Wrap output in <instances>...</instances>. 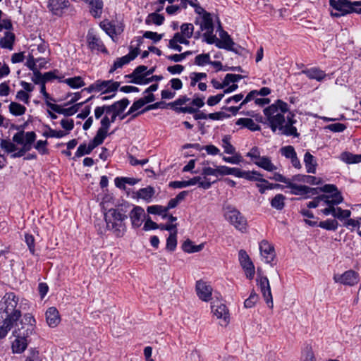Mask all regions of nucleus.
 Masks as SVG:
<instances>
[{"label": "nucleus", "instance_id": "nucleus-1", "mask_svg": "<svg viewBox=\"0 0 361 361\" xmlns=\"http://www.w3.org/2000/svg\"><path fill=\"white\" fill-rule=\"evenodd\" d=\"M264 114L273 132L286 135L297 136V129L293 126V114L289 111L287 103L277 100L264 109Z\"/></svg>", "mask_w": 361, "mask_h": 361}, {"label": "nucleus", "instance_id": "nucleus-2", "mask_svg": "<svg viewBox=\"0 0 361 361\" xmlns=\"http://www.w3.org/2000/svg\"><path fill=\"white\" fill-rule=\"evenodd\" d=\"M246 157H249L250 160L258 167L268 171L274 172L271 179L281 182L287 185L289 178H286L282 174L275 172L278 167L271 161V158L267 156H261L260 151L258 147H252L247 154Z\"/></svg>", "mask_w": 361, "mask_h": 361}, {"label": "nucleus", "instance_id": "nucleus-3", "mask_svg": "<svg viewBox=\"0 0 361 361\" xmlns=\"http://www.w3.org/2000/svg\"><path fill=\"white\" fill-rule=\"evenodd\" d=\"M18 297L14 293H6L0 302V310L6 313V318L18 322L21 317V311L18 308Z\"/></svg>", "mask_w": 361, "mask_h": 361}, {"label": "nucleus", "instance_id": "nucleus-4", "mask_svg": "<svg viewBox=\"0 0 361 361\" xmlns=\"http://www.w3.org/2000/svg\"><path fill=\"white\" fill-rule=\"evenodd\" d=\"M180 31L174 35L169 40V48L178 51L182 50L180 44H189L188 39L191 38L194 32V25L192 23H183L180 25Z\"/></svg>", "mask_w": 361, "mask_h": 361}, {"label": "nucleus", "instance_id": "nucleus-5", "mask_svg": "<svg viewBox=\"0 0 361 361\" xmlns=\"http://www.w3.org/2000/svg\"><path fill=\"white\" fill-rule=\"evenodd\" d=\"M224 216L234 228L244 233L247 228L245 217L235 207L228 205L224 209Z\"/></svg>", "mask_w": 361, "mask_h": 361}, {"label": "nucleus", "instance_id": "nucleus-6", "mask_svg": "<svg viewBox=\"0 0 361 361\" xmlns=\"http://www.w3.org/2000/svg\"><path fill=\"white\" fill-rule=\"evenodd\" d=\"M36 321L30 314H25L20 323H15L13 335L16 338H29L35 331Z\"/></svg>", "mask_w": 361, "mask_h": 361}, {"label": "nucleus", "instance_id": "nucleus-7", "mask_svg": "<svg viewBox=\"0 0 361 361\" xmlns=\"http://www.w3.org/2000/svg\"><path fill=\"white\" fill-rule=\"evenodd\" d=\"M130 209L128 202H123L114 209V235L122 236L126 231V225L123 221L127 219V213Z\"/></svg>", "mask_w": 361, "mask_h": 361}, {"label": "nucleus", "instance_id": "nucleus-8", "mask_svg": "<svg viewBox=\"0 0 361 361\" xmlns=\"http://www.w3.org/2000/svg\"><path fill=\"white\" fill-rule=\"evenodd\" d=\"M329 5L336 11H331V16L340 17L352 12H356L355 6H361V1L350 2L348 0H329Z\"/></svg>", "mask_w": 361, "mask_h": 361}, {"label": "nucleus", "instance_id": "nucleus-9", "mask_svg": "<svg viewBox=\"0 0 361 361\" xmlns=\"http://www.w3.org/2000/svg\"><path fill=\"white\" fill-rule=\"evenodd\" d=\"M220 145L224 149V153L232 155L231 157L224 156L222 159L225 162L231 164H239L243 162V159L239 153L236 152L235 147L231 143L230 135L223 136Z\"/></svg>", "mask_w": 361, "mask_h": 361}, {"label": "nucleus", "instance_id": "nucleus-10", "mask_svg": "<svg viewBox=\"0 0 361 361\" xmlns=\"http://www.w3.org/2000/svg\"><path fill=\"white\" fill-rule=\"evenodd\" d=\"M257 271L258 273L256 279L257 285L259 287L260 291L267 305L269 308L272 309L274 307V302L269 279L267 276H263L261 274L259 269H258Z\"/></svg>", "mask_w": 361, "mask_h": 361}, {"label": "nucleus", "instance_id": "nucleus-11", "mask_svg": "<svg viewBox=\"0 0 361 361\" xmlns=\"http://www.w3.org/2000/svg\"><path fill=\"white\" fill-rule=\"evenodd\" d=\"M213 316L219 320L221 326H226L230 321L229 312L226 306L219 301H214L211 305Z\"/></svg>", "mask_w": 361, "mask_h": 361}, {"label": "nucleus", "instance_id": "nucleus-12", "mask_svg": "<svg viewBox=\"0 0 361 361\" xmlns=\"http://www.w3.org/2000/svg\"><path fill=\"white\" fill-rule=\"evenodd\" d=\"M238 260L245 272L246 278L248 279H252L255 274V268L246 251L240 250L238 252Z\"/></svg>", "mask_w": 361, "mask_h": 361}, {"label": "nucleus", "instance_id": "nucleus-13", "mask_svg": "<svg viewBox=\"0 0 361 361\" xmlns=\"http://www.w3.org/2000/svg\"><path fill=\"white\" fill-rule=\"evenodd\" d=\"M262 259L267 264H271L276 256L274 246L267 240H263L259 245Z\"/></svg>", "mask_w": 361, "mask_h": 361}, {"label": "nucleus", "instance_id": "nucleus-14", "mask_svg": "<svg viewBox=\"0 0 361 361\" xmlns=\"http://www.w3.org/2000/svg\"><path fill=\"white\" fill-rule=\"evenodd\" d=\"M131 82L137 85H146L150 82L149 77L147 73V66H139L129 75Z\"/></svg>", "mask_w": 361, "mask_h": 361}, {"label": "nucleus", "instance_id": "nucleus-15", "mask_svg": "<svg viewBox=\"0 0 361 361\" xmlns=\"http://www.w3.org/2000/svg\"><path fill=\"white\" fill-rule=\"evenodd\" d=\"M101 207L104 213V218L106 221V226L111 224L113 220V197L111 195H105L101 202Z\"/></svg>", "mask_w": 361, "mask_h": 361}, {"label": "nucleus", "instance_id": "nucleus-16", "mask_svg": "<svg viewBox=\"0 0 361 361\" xmlns=\"http://www.w3.org/2000/svg\"><path fill=\"white\" fill-rule=\"evenodd\" d=\"M70 5L68 0H48L47 8L55 16H61Z\"/></svg>", "mask_w": 361, "mask_h": 361}, {"label": "nucleus", "instance_id": "nucleus-17", "mask_svg": "<svg viewBox=\"0 0 361 361\" xmlns=\"http://www.w3.org/2000/svg\"><path fill=\"white\" fill-rule=\"evenodd\" d=\"M335 282L343 285L354 286L358 282V275L352 270L347 271L342 274H336L334 276Z\"/></svg>", "mask_w": 361, "mask_h": 361}, {"label": "nucleus", "instance_id": "nucleus-18", "mask_svg": "<svg viewBox=\"0 0 361 361\" xmlns=\"http://www.w3.org/2000/svg\"><path fill=\"white\" fill-rule=\"evenodd\" d=\"M91 98L92 97H90L89 99H87L85 101V102L89 101ZM84 103H85V102L78 103L69 108H62L61 106H60L57 104L49 103L48 102H47V105L54 111H55L58 114H63L66 116H72V115L75 114Z\"/></svg>", "mask_w": 361, "mask_h": 361}, {"label": "nucleus", "instance_id": "nucleus-19", "mask_svg": "<svg viewBox=\"0 0 361 361\" xmlns=\"http://www.w3.org/2000/svg\"><path fill=\"white\" fill-rule=\"evenodd\" d=\"M196 293L200 300L207 302L212 298V288L207 282L198 281L196 283Z\"/></svg>", "mask_w": 361, "mask_h": 361}, {"label": "nucleus", "instance_id": "nucleus-20", "mask_svg": "<svg viewBox=\"0 0 361 361\" xmlns=\"http://www.w3.org/2000/svg\"><path fill=\"white\" fill-rule=\"evenodd\" d=\"M281 153L286 158L290 159L291 164L295 169H300L302 167L300 160L293 146L288 145L281 149Z\"/></svg>", "mask_w": 361, "mask_h": 361}, {"label": "nucleus", "instance_id": "nucleus-21", "mask_svg": "<svg viewBox=\"0 0 361 361\" xmlns=\"http://www.w3.org/2000/svg\"><path fill=\"white\" fill-rule=\"evenodd\" d=\"M204 105V98L195 97L190 102L188 105L176 107V111L179 113L192 114L195 113L197 109L202 107Z\"/></svg>", "mask_w": 361, "mask_h": 361}, {"label": "nucleus", "instance_id": "nucleus-22", "mask_svg": "<svg viewBox=\"0 0 361 361\" xmlns=\"http://www.w3.org/2000/svg\"><path fill=\"white\" fill-rule=\"evenodd\" d=\"M145 217V210L140 206H135L130 213V219L133 227L139 228Z\"/></svg>", "mask_w": 361, "mask_h": 361}, {"label": "nucleus", "instance_id": "nucleus-23", "mask_svg": "<svg viewBox=\"0 0 361 361\" xmlns=\"http://www.w3.org/2000/svg\"><path fill=\"white\" fill-rule=\"evenodd\" d=\"M242 78L243 76L241 75L228 73L226 75L222 82H220L215 79H213L211 82L215 89H224L231 84V82H236Z\"/></svg>", "mask_w": 361, "mask_h": 361}, {"label": "nucleus", "instance_id": "nucleus-24", "mask_svg": "<svg viewBox=\"0 0 361 361\" xmlns=\"http://www.w3.org/2000/svg\"><path fill=\"white\" fill-rule=\"evenodd\" d=\"M46 322L51 328L56 327L61 322V317L58 310L55 307L47 309L45 313Z\"/></svg>", "mask_w": 361, "mask_h": 361}, {"label": "nucleus", "instance_id": "nucleus-25", "mask_svg": "<svg viewBox=\"0 0 361 361\" xmlns=\"http://www.w3.org/2000/svg\"><path fill=\"white\" fill-rule=\"evenodd\" d=\"M286 188L290 189V193L295 195H303L310 193V192L316 191L317 189L311 188L306 185H298L294 183L291 180H289Z\"/></svg>", "mask_w": 361, "mask_h": 361}, {"label": "nucleus", "instance_id": "nucleus-26", "mask_svg": "<svg viewBox=\"0 0 361 361\" xmlns=\"http://www.w3.org/2000/svg\"><path fill=\"white\" fill-rule=\"evenodd\" d=\"M87 40L90 49L92 51H101L102 52H106V49L104 47L101 40L97 37V36L92 32L89 31L87 36Z\"/></svg>", "mask_w": 361, "mask_h": 361}, {"label": "nucleus", "instance_id": "nucleus-27", "mask_svg": "<svg viewBox=\"0 0 361 361\" xmlns=\"http://www.w3.org/2000/svg\"><path fill=\"white\" fill-rule=\"evenodd\" d=\"M102 142L98 140L96 137L89 143L88 146L85 144L80 145L77 149L75 155L77 157H82L85 154H90L97 146L102 144Z\"/></svg>", "mask_w": 361, "mask_h": 361}, {"label": "nucleus", "instance_id": "nucleus-28", "mask_svg": "<svg viewBox=\"0 0 361 361\" xmlns=\"http://www.w3.org/2000/svg\"><path fill=\"white\" fill-rule=\"evenodd\" d=\"M139 49L137 47L132 49L129 54L121 57L114 62V70L118 68H121L123 65L133 61L138 55Z\"/></svg>", "mask_w": 361, "mask_h": 361}, {"label": "nucleus", "instance_id": "nucleus-29", "mask_svg": "<svg viewBox=\"0 0 361 361\" xmlns=\"http://www.w3.org/2000/svg\"><path fill=\"white\" fill-rule=\"evenodd\" d=\"M88 4L90 13L95 18L99 17L102 12L103 2L102 0H85Z\"/></svg>", "mask_w": 361, "mask_h": 361}, {"label": "nucleus", "instance_id": "nucleus-30", "mask_svg": "<svg viewBox=\"0 0 361 361\" xmlns=\"http://www.w3.org/2000/svg\"><path fill=\"white\" fill-rule=\"evenodd\" d=\"M196 22L200 25L202 31L214 30L213 20L210 13L197 17Z\"/></svg>", "mask_w": 361, "mask_h": 361}, {"label": "nucleus", "instance_id": "nucleus-31", "mask_svg": "<svg viewBox=\"0 0 361 361\" xmlns=\"http://www.w3.org/2000/svg\"><path fill=\"white\" fill-rule=\"evenodd\" d=\"M323 203L326 205H337L341 203L343 198L340 192H336L331 194L322 195Z\"/></svg>", "mask_w": 361, "mask_h": 361}, {"label": "nucleus", "instance_id": "nucleus-32", "mask_svg": "<svg viewBox=\"0 0 361 361\" xmlns=\"http://www.w3.org/2000/svg\"><path fill=\"white\" fill-rule=\"evenodd\" d=\"M28 345L27 338H16L13 341L11 349L13 353L21 354L23 353Z\"/></svg>", "mask_w": 361, "mask_h": 361}, {"label": "nucleus", "instance_id": "nucleus-33", "mask_svg": "<svg viewBox=\"0 0 361 361\" xmlns=\"http://www.w3.org/2000/svg\"><path fill=\"white\" fill-rule=\"evenodd\" d=\"M186 181L188 187L198 185L200 188L207 190L212 185L211 182L205 177L195 176Z\"/></svg>", "mask_w": 361, "mask_h": 361}, {"label": "nucleus", "instance_id": "nucleus-34", "mask_svg": "<svg viewBox=\"0 0 361 361\" xmlns=\"http://www.w3.org/2000/svg\"><path fill=\"white\" fill-rule=\"evenodd\" d=\"M235 124L252 131H257L260 129L259 126L250 118H240L236 121Z\"/></svg>", "mask_w": 361, "mask_h": 361}, {"label": "nucleus", "instance_id": "nucleus-35", "mask_svg": "<svg viewBox=\"0 0 361 361\" xmlns=\"http://www.w3.org/2000/svg\"><path fill=\"white\" fill-rule=\"evenodd\" d=\"M304 163L307 173H316V168L317 165V161L314 157L308 152H307L304 155Z\"/></svg>", "mask_w": 361, "mask_h": 361}, {"label": "nucleus", "instance_id": "nucleus-36", "mask_svg": "<svg viewBox=\"0 0 361 361\" xmlns=\"http://www.w3.org/2000/svg\"><path fill=\"white\" fill-rule=\"evenodd\" d=\"M102 126L99 128V129L97 131V135L95 137L99 140L100 141L103 142L104 139L105 138L107 130L110 126V120L109 116H105L101 121Z\"/></svg>", "mask_w": 361, "mask_h": 361}, {"label": "nucleus", "instance_id": "nucleus-37", "mask_svg": "<svg viewBox=\"0 0 361 361\" xmlns=\"http://www.w3.org/2000/svg\"><path fill=\"white\" fill-rule=\"evenodd\" d=\"M302 73L310 79H314L317 81H321L326 77V73L323 71L315 68L303 71Z\"/></svg>", "mask_w": 361, "mask_h": 361}, {"label": "nucleus", "instance_id": "nucleus-38", "mask_svg": "<svg viewBox=\"0 0 361 361\" xmlns=\"http://www.w3.org/2000/svg\"><path fill=\"white\" fill-rule=\"evenodd\" d=\"M340 159L348 164H357L361 162V154H353L352 153L345 152L341 154Z\"/></svg>", "mask_w": 361, "mask_h": 361}, {"label": "nucleus", "instance_id": "nucleus-39", "mask_svg": "<svg viewBox=\"0 0 361 361\" xmlns=\"http://www.w3.org/2000/svg\"><path fill=\"white\" fill-rule=\"evenodd\" d=\"M164 21V17L162 15L157 13V12L149 14L145 19V23L149 25H161L163 24Z\"/></svg>", "mask_w": 361, "mask_h": 361}, {"label": "nucleus", "instance_id": "nucleus-40", "mask_svg": "<svg viewBox=\"0 0 361 361\" xmlns=\"http://www.w3.org/2000/svg\"><path fill=\"white\" fill-rule=\"evenodd\" d=\"M203 247L204 244L195 245L190 240H185L182 245L183 251L188 253H194L200 252L203 249Z\"/></svg>", "mask_w": 361, "mask_h": 361}, {"label": "nucleus", "instance_id": "nucleus-41", "mask_svg": "<svg viewBox=\"0 0 361 361\" xmlns=\"http://www.w3.org/2000/svg\"><path fill=\"white\" fill-rule=\"evenodd\" d=\"M114 182L116 187L121 189H126V184L134 185L138 182V180L129 177H118L114 180Z\"/></svg>", "mask_w": 361, "mask_h": 361}, {"label": "nucleus", "instance_id": "nucleus-42", "mask_svg": "<svg viewBox=\"0 0 361 361\" xmlns=\"http://www.w3.org/2000/svg\"><path fill=\"white\" fill-rule=\"evenodd\" d=\"M214 167L209 166L208 161H204L202 164L201 172L204 177L207 178L209 176L218 177V167L217 165L214 164Z\"/></svg>", "mask_w": 361, "mask_h": 361}, {"label": "nucleus", "instance_id": "nucleus-43", "mask_svg": "<svg viewBox=\"0 0 361 361\" xmlns=\"http://www.w3.org/2000/svg\"><path fill=\"white\" fill-rule=\"evenodd\" d=\"M15 40V35L11 32H6L5 35L0 39V46L2 48L11 49Z\"/></svg>", "mask_w": 361, "mask_h": 361}, {"label": "nucleus", "instance_id": "nucleus-44", "mask_svg": "<svg viewBox=\"0 0 361 361\" xmlns=\"http://www.w3.org/2000/svg\"><path fill=\"white\" fill-rule=\"evenodd\" d=\"M16 321H13L11 319L5 318L3 321L2 325L0 326V339L5 338L8 332L14 326Z\"/></svg>", "mask_w": 361, "mask_h": 361}, {"label": "nucleus", "instance_id": "nucleus-45", "mask_svg": "<svg viewBox=\"0 0 361 361\" xmlns=\"http://www.w3.org/2000/svg\"><path fill=\"white\" fill-rule=\"evenodd\" d=\"M96 91L102 93L110 92L113 90V82L111 80L97 81L95 83Z\"/></svg>", "mask_w": 361, "mask_h": 361}, {"label": "nucleus", "instance_id": "nucleus-46", "mask_svg": "<svg viewBox=\"0 0 361 361\" xmlns=\"http://www.w3.org/2000/svg\"><path fill=\"white\" fill-rule=\"evenodd\" d=\"M154 194V190L153 188L149 186L145 188L140 189L137 191V197L147 202H150L152 197Z\"/></svg>", "mask_w": 361, "mask_h": 361}, {"label": "nucleus", "instance_id": "nucleus-47", "mask_svg": "<svg viewBox=\"0 0 361 361\" xmlns=\"http://www.w3.org/2000/svg\"><path fill=\"white\" fill-rule=\"evenodd\" d=\"M286 197L282 194H277L274 196V197L271 200V205L273 208L281 210L285 205Z\"/></svg>", "mask_w": 361, "mask_h": 361}, {"label": "nucleus", "instance_id": "nucleus-48", "mask_svg": "<svg viewBox=\"0 0 361 361\" xmlns=\"http://www.w3.org/2000/svg\"><path fill=\"white\" fill-rule=\"evenodd\" d=\"M25 111L26 108L17 102H12L9 105V111L14 116H22Z\"/></svg>", "mask_w": 361, "mask_h": 361}, {"label": "nucleus", "instance_id": "nucleus-49", "mask_svg": "<svg viewBox=\"0 0 361 361\" xmlns=\"http://www.w3.org/2000/svg\"><path fill=\"white\" fill-rule=\"evenodd\" d=\"M9 139H2L0 143V147L4 149L6 153H11L16 152L17 147Z\"/></svg>", "mask_w": 361, "mask_h": 361}, {"label": "nucleus", "instance_id": "nucleus-50", "mask_svg": "<svg viewBox=\"0 0 361 361\" xmlns=\"http://www.w3.org/2000/svg\"><path fill=\"white\" fill-rule=\"evenodd\" d=\"M147 210L149 214L161 215L163 219L167 216V211L165 207L161 205L149 206Z\"/></svg>", "mask_w": 361, "mask_h": 361}, {"label": "nucleus", "instance_id": "nucleus-51", "mask_svg": "<svg viewBox=\"0 0 361 361\" xmlns=\"http://www.w3.org/2000/svg\"><path fill=\"white\" fill-rule=\"evenodd\" d=\"M64 82L72 88H79L85 86V82L80 76L67 78Z\"/></svg>", "mask_w": 361, "mask_h": 361}, {"label": "nucleus", "instance_id": "nucleus-52", "mask_svg": "<svg viewBox=\"0 0 361 361\" xmlns=\"http://www.w3.org/2000/svg\"><path fill=\"white\" fill-rule=\"evenodd\" d=\"M129 104L127 99H123L114 103V118L119 116Z\"/></svg>", "mask_w": 361, "mask_h": 361}, {"label": "nucleus", "instance_id": "nucleus-53", "mask_svg": "<svg viewBox=\"0 0 361 361\" xmlns=\"http://www.w3.org/2000/svg\"><path fill=\"white\" fill-rule=\"evenodd\" d=\"M338 222L335 219H326L325 221H320L319 226L328 230V231H336L338 228Z\"/></svg>", "mask_w": 361, "mask_h": 361}, {"label": "nucleus", "instance_id": "nucleus-54", "mask_svg": "<svg viewBox=\"0 0 361 361\" xmlns=\"http://www.w3.org/2000/svg\"><path fill=\"white\" fill-rule=\"evenodd\" d=\"M189 78L190 80V86L194 87L197 82H200V81L204 80L207 78V74L205 73L192 72L190 73Z\"/></svg>", "mask_w": 361, "mask_h": 361}, {"label": "nucleus", "instance_id": "nucleus-55", "mask_svg": "<svg viewBox=\"0 0 361 361\" xmlns=\"http://www.w3.org/2000/svg\"><path fill=\"white\" fill-rule=\"evenodd\" d=\"M350 215L351 212L348 209H342L341 207H335L334 209L333 216L338 219L339 220L348 219Z\"/></svg>", "mask_w": 361, "mask_h": 361}, {"label": "nucleus", "instance_id": "nucleus-56", "mask_svg": "<svg viewBox=\"0 0 361 361\" xmlns=\"http://www.w3.org/2000/svg\"><path fill=\"white\" fill-rule=\"evenodd\" d=\"M259 300V295L255 290H252L250 296L244 302V306L245 308L253 307Z\"/></svg>", "mask_w": 361, "mask_h": 361}, {"label": "nucleus", "instance_id": "nucleus-57", "mask_svg": "<svg viewBox=\"0 0 361 361\" xmlns=\"http://www.w3.org/2000/svg\"><path fill=\"white\" fill-rule=\"evenodd\" d=\"M262 175L257 171H245L243 178L250 181H259Z\"/></svg>", "mask_w": 361, "mask_h": 361}, {"label": "nucleus", "instance_id": "nucleus-58", "mask_svg": "<svg viewBox=\"0 0 361 361\" xmlns=\"http://www.w3.org/2000/svg\"><path fill=\"white\" fill-rule=\"evenodd\" d=\"M210 63L211 60L209 54H199L195 58V63L200 66L210 64Z\"/></svg>", "mask_w": 361, "mask_h": 361}, {"label": "nucleus", "instance_id": "nucleus-59", "mask_svg": "<svg viewBox=\"0 0 361 361\" xmlns=\"http://www.w3.org/2000/svg\"><path fill=\"white\" fill-rule=\"evenodd\" d=\"M177 231H175L173 233H171L170 235L168 237L166 240V249L170 251H173L177 245V238H176Z\"/></svg>", "mask_w": 361, "mask_h": 361}, {"label": "nucleus", "instance_id": "nucleus-60", "mask_svg": "<svg viewBox=\"0 0 361 361\" xmlns=\"http://www.w3.org/2000/svg\"><path fill=\"white\" fill-rule=\"evenodd\" d=\"M25 361H42V357L38 350L36 348H30Z\"/></svg>", "mask_w": 361, "mask_h": 361}, {"label": "nucleus", "instance_id": "nucleus-61", "mask_svg": "<svg viewBox=\"0 0 361 361\" xmlns=\"http://www.w3.org/2000/svg\"><path fill=\"white\" fill-rule=\"evenodd\" d=\"M192 52L191 51H185L184 53H182V54H172V55H169V56H167L166 58L170 60V61H172L173 62H180L182 61H183L188 55L191 54Z\"/></svg>", "mask_w": 361, "mask_h": 361}, {"label": "nucleus", "instance_id": "nucleus-62", "mask_svg": "<svg viewBox=\"0 0 361 361\" xmlns=\"http://www.w3.org/2000/svg\"><path fill=\"white\" fill-rule=\"evenodd\" d=\"M100 27L110 37L113 38V25L111 21L108 20L102 21L100 23Z\"/></svg>", "mask_w": 361, "mask_h": 361}, {"label": "nucleus", "instance_id": "nucleus-63", "mask_svg": "<svg viewBox=\"0 0 361 361\" xmlns=\"http://www.w3.org/2000/svg\"><path fill=\"white\" fill-rule=\"evenodd\" d=\"M221 37L223 39V42H218L216 44L217 47L219 48H225L227 49L231 47L232 44V41L230 38V37L227 35V33L224 32Z\"/></svg>", "mask_w": 361, "mask_h": 361}, {"label": "nucleus", "instance_id": "nucleus-64", "mask_svg": "<svg viewBox=\"0 0 361 361\" xmlns=\"http://www.w3.org/2000/svg\"><path fill=\"white\" fill-rule=\"evenodd\" d=\"M325 128L334 133H340L344 131L346 129V126L343 123H336L328 125L325 127Z\"/></svg>", "mask_w": 361, "mask_h": 361}]
</instances>
